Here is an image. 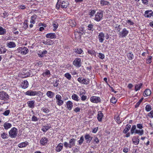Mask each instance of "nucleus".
<instances>
[{"instance_id": "f257e3e1", "label": "nucleus", "mask_w": 153, "mask_h": 153, "mask_svg": "<svg viewBox=\"0 0 153 153\" xmlns=\"http://www.w3.org/2000/svg\"><path fill=\"white\" fill-rule=\"evenodd\" d=\"M18 133L17 129L15 127H13L9 132V136L11 138H15L17 136Z\"/></svg>"}, {"instance_id": "f03ea898", "label": "nucleus", "mask_w": 153, "mask_h": 153, "mask_svg": "<svg viewBox=\"0 0 153 153\" xmlns=\"http://www.w3.org/2000/svg\"><path fill=\"white\" fill-rule=\"evenodd\" d=\"M103 14L102 11L100 10L95 15L94 20L97 22L100 21L102 19Z\"/></svg>"}, {"instance_id": "7ed1b4c3", "label": "nucleus", "mask_w": 153, "mask_h": 153, "mask_svg": "<svg viewBox=\"0 0 153 153\" xmlns=\"http://www.w3.org/2000/svg\"><path fill=\"white\" fill-rule=\"evenodd\" d=\"M41 92L39 91H33L32 90H29L25 93L26 95L30 96H35L38 95Z\"/></svg>"}, {"instance_id": "20e7f679", "label": "nucleus", "mask_w": 153, "mask_h": 153, "mask_svg": "<svg viewBox=\"0 0 153 153\" xmlns=\"http://www.w3.org/2000/svg\"><path fill=\"white\" fill-rule=\"evenodd\" d=\"M77 80L80 83L83 84L88 85L90 82L89 79L84 78L82 77H80L78 78Z\"/></svg>"}, {"instance_id": "39448f33", "label": "nucleus", "mask_w": 153, "mask_h": 153, "mask_svg": "<svg viewBox=\"0 0 153 153\" xmlns=\"http://www.w3.org/2000/svg\"><path fill=\"white\" fill-rule=\"evenodd\" d=\"M17 51L19 53H21L24 55L26 54L28 52V49L25 47H20L18 48Z\"/></svg>"}, {"instance_id": "423d86ee", "label": "nucleus", "mask_w": 153, "mask_h": 153, "mask_svg": "<svg viewBox=\"0 0 153 153\" xmlns=\"http://www.w3.org/2000/svg\"><path fill=\"white\" fill-rule=\"evenodd\" d=\"M73 63L75 66L78 68L80 67L82 65L81 59L78 58H76Z\"/></svg>"}, {"instance_id": "0eeeda50", "label": "nucleus", "mask_w": 153, "mask_h": 153, "mask_svg": "<svg viewBox=\"0 0 153 153\" xmlns=\"http://www.w3.org/2000/svg\"><path fill=\"white\" fill-rule=\"evenodd\" d=\"M128 33V31L126 28H123L122 31L119 32V35L120 37L124 38L126 37Z\"/></svg>"}, {"instance_id": "6e6552de", "label": "nucleus", "mask_w": 153, "mask_h": 153, "mask_svg": "<svg viewBox=\"0 0 153 153\" xmlns=\"http://www.w3.org/2000/svg\"><path fill=\"white\" fill-rule=\"evenodd\" d=\"M90 100L93 103H97L98 102H100L101 100L100 98L99 97L93 96L90 97Z\"/></svg>"}, {"instance_id": "1a4fd4ad", "label": "nucleus", "mask_w": 153, "mask_h": 153, "mask_svg": "<svg viewBox=\"0 0 153 153\" xmlns=\"http://www.w3.org/2000/svg\"><path fill=\"white\" fill-rule=\"evenodd\" d=\"M56 103L58 105L61 106L63 104L64 102L61 100L62 97L59 94H57L56 96Z\"/></svg>"}, {"instance_id": "9d476101", "label": "nucleus", "mask_w": 153, "mask_h": 153, "mask_svg": "<svg viewBox=\"0 0 153 153\" xmlns=\"http://www.w3.org/2000/svg\"><path fill=\"white\" fill-rule=\"evenodd\" d=\"M8 95L3 91L0 92V99L1 100H5L8 98Z\"/></svg>"}, {"instance_id": "9b49d317", "label": "nucleus", "mask_w": 153, "mask_h": 153, "mask_svg": "<svg viewBox=\"0 0 153 153\" xmlns=\"http://www.w3.org/2000/svg\"><path fill=\"white\" fill-rule=\"evenodd\" d=\"M105 37V34L102 32H100L99 33L98 35V39L100 42L102 43L103 42Z\"/></svg>"}, {"instance_id": "f8f14e48", "label": "nucleus", "mask_w": 153, "mask_h": 153, "mask_svg": "<svg viewBox=\"0 0 153 153\" xmlns=\"http://www.w3.org/2000/svg\"><path fill=\"white\" fill-rule=\"evenodd\" d=\"M144 16L145 17L147 18L153 16V12L152 10H147L145 12Z\"/></svg>"}, {"instance_id": "ddd939ff", "label": "nucleus", "mask_w": 153, "mask_h": 153, "mask_svg": "<svg viewBox=\"0 0 153 153\" xmlns=\"http://www.w3.org/2000/svg\"><path fill=\"white\" fill-rule=\"evenodd\" d=\"M69 5V3L67 1H63L61 3V7L62 8H66Z\"/></svg>"}, {"instance_id": "4468645a", "label": "nucleus", "mask_w": 153, "mask_h": 153, "mask_svg": "<svg viewBox=\"0 0 153 153\" xmlns=\"http://www.w3.org/2000/svg\"><path fill=\"white\" fill-rule=\"evenodd\" d=\"M46 37L47 38L51 39H54L56 38V35L54 33H48L46 35Z\"/></svg>"}, {"instance_id": "2eb2a0df", "label": "nucleus", "mask_w": 153, "mask_h": 153, "mask_svg": "<svg viewBox=\"0 0 153 153\" xmlns=\"http://www.w3.org/2000/svg\"><path fill=\"white\" fill-rule=\"evenodd\" d=\"M28 106L29 108H33L35 107V101L34 100H30L27 102Z\"/></svg>"}, {"instance_id": "dca6fc26", "label": "nucleus", "mask_w": 153, "mask_h": 153, "mask_svg": "<svg viewBox=\"0 0 153 153\" xmlns=\"http://www.w3.org/2000/svg\"><path fill=\"white\" fill-rule=\"evenodd\" d=\"M92 137L89 134H86L85 136V138L86 140V142L87 143H90L92 139Z\"/></svg>"}, {"instance_id": "f3484780", "label": "nucleus", "mask_w": 153, "mask_h": 153, "mask_svg": "<svg viewBox=\"0 0 153 153\" xmlns=\"http://www.w3.org/2000/svg\"><path fill=\"white\" fill-rule=\"evenodd\" d=\"M103 116V114L102 112L100 111H98L97 114V119L99 122H101L102 121V118Z\"/></svg>"}, {"instance_id": "a211bd4d", "label": "nucleus", "mask_w": 153, "mask_h": 153, "mask_svg": "<svg viewBox=\"0 0 153 153\" xmlns=\"http://www.w3.org/2000/svg\"><path fill=\"white\" fill-rule=\"evenodd\" d=\"M76 141V140L74 138L71 139L69 140V144L70 148H71L72 147L75 145Z\"/></svg>"}, {"instance_id": "6ab92c4d", "label": "nucleus", "mask_w": 153, "mask_h": 153, "mask_svg": "<svg viewBox=\"0 0 153 153\" xmlns=\"http://www.w3.org/2000/svg\"><path fill=\"white\" fill-rule=\"evenodd\" d=\"M3 126L4 128V129L6 130H7L11 127L12 124L10 123L5 122L4 123Z\"/></svg>"}, {"instance_id": "aec40b11", "label": "nucleus", "mask_w": 153, "mask_h": 153, "mask_svg": "<svg viewBox=\"0 0 153 153\" xmlns=\"http://www.w3.org/2000/svg\"><path fill=\"white\" fill-rule=\"evenodd\" d=\"M67 107L69 111L71 110L73 106V103L70 101H68L66 103Z\"/></svg>"}, {"instance_id": "412c9836", "label": "nucleus", "mask_w": 153, "mask_h": 153, "mask_svg": "<svg viewBox=\"0 0 153 153\" xmlns=\"http://www.w3.org/2000/svg\"><path fill=\"white\" fill-rule=\"evenodd\" d=\"M151 91L149 89H146L144 92L143 95L145 97H147L149 96L151 94Z\"/></svg>"}, {"instance_id": "4be33fe9", "label": "nucleus", "mask_w": 153, "mask_h": 153, "mask_svg": "<svg viewBox=\"0 0 153 153\" xmlns=\"http://www.w3.org/2000/svg\"><path fill=\"white\" fill-rule=\"evenodd\" d=\"M7 46L9 48H14L16 46V44L13 42H10L7 43Z\"/></svg>"}, {"instance_id": "5701e85b", "label": "nucleus", "mask_w": 153, "mask_h": 153, "mask_svg": "<svg viewBox=\"0 0 153 153\" xmlns=\"http://www.w3.org/2000/svg\"><path fill=\"white\" fill-rule=\"evenodd\" d=\"M48 140V139L45 137H43L42 138L40 141L41 144L42 145H45V144L47 143Z\"/></svg>"}, {"instance_id": "b1692460", "label": "nucleus", "mask_w": 153, "mask_h": 153, "mask_svg": "<svg viewBox=\"0 0 153 153\" xmlns=\"http://www.w3.org/2000/svg\"><path fill=\"white\" fill-rule=\"evenodd\" d=\"M142 83H140L138 84H136L135 85V90L137 91L140 89L142 87Z\"/></svg>"}, {"instance_id": "393cba45", "label": "nucleus", "mask_w": 153, "mask_h": 153, "mask_svg": "<svg viewBox=\"0 0 153 153\" xmlns=\"http://www.w3.org/2000/svg\"><path fill=\"white\" fill-rule=\"evenodd\" d=\"M50 128V125L49 124H47L46 125L43 126V128H42V130L43 131L45 132Z\"/></svg>"}, {"instance_id": "a878e982", "label": "nucleus", "mask_w": 153, "mask_h": 153, "mask_svg": "<svg viewBox=\"0 0 153 153\" xmlns=\"http://www.w3.org/2000/svg\"><path fill=\"white\" fill-rule=\"evenodd\" d=\"M46 95L49 98H53L54 95V93L51 91H48L46 94Z\"/></svg>"}, {"instance_id": "bb28decb", "label": "nucleus", "mask_w": 153, "mask_h": 153, "mask_svg": "<svg viewBox=\"0 0 153 153\" xmlns=\"http://www.w3.org/2000/svg\"><path fill=\"white\" fill-rule=\"evenodd\" d=\"M28 83L27 80H25L21 84V86L22 88L25 89L28 87Z\"/></svg>"}, {"instance_id": "cd10ccee", "label": "nucleus", "mask_w": 153, "mask_h": 153, "mask_svg": "<svg viewBox=\"0 0 153 153\" xmlns=\"http://www.w3.org/2000/svg\"><path fill=\"white\" fill-rule=\"evenodd\" d=\"M28 145V143L27 142H22L18 145V147L20 148H22L26 147L27 145Z\"/></svg>"}, {"instance_id": "c85d7f7f", "label": "nucleus", "mask_w": 153, "mask_h": 153, "mask_svg": "<svg viewBox=\"0 0 153 153\" xmlns=\"http://www.w3.org/2000/svg\"><path fill=\"white\" fill-rule=\"evenodd\" d=\"M63 148V144L62 143H59L56 146V151L57 152H60Z\"/></svg>"}, {"instance_id": "c756f323", "label": "nucleus", "mask_w": 153, "mask_h": 153, "mask_svg": "<svg viewBox=\"0 0 153 153\" xmlns=\"http://www.w3.org/2000/svg\"><path fill=\"white\" fill-rule=\"evenodd\" d=\"M132 141L134 144L135 145H137L139 143V139L136 138L135 137H134L132 139Z\"/></svg>"}, {"instance_id": "7c9ffc66", "label": "nucleus", "mask_w": 153, "mask_h": 153, "mask_svg": "<svg viewBox=\"0 0 153 153\" xmlns=\"http://www.w3.org/2000/svg\"><path fill=\"white\" fill-rule=\"evenodd\" d=\"M127 56L128 59L130 60L133 59L134 57V55L131 52L127 53Z\"/></svg>"}, {"instance_id": "2f4dec72", "label": "nucleus", "mask_w": 153, "mask_h": 153, "mask_svg": "<svg viewBox=\"0 0 153 153\" xmlns=\"http://www.w3.org/2000/svg\"><path fill=\"white\" fill-rule=\"evenodd\" d=\"M131 126L128 124H127L125 128L124 129L123 131V132L124 134H126L130 129Z\"/></svg>"}, {"instance_id": "473e14b6", "label": "nucleus", "mask_w": 153, "mask_h": 153, "mask_svg": "<svg viewBox=\"0 0 153 153\" xmlns=\"http://www.w3.org/2000/svg\"><path fill=\"white\" fill-rule=\"evenodd\" d=\"M144 131L143 130H138L136 129L135 131V134H138L140 135H142L143 134Z\"/></svg>"}, {"instance_id": "72a5a7b5", "label": "nucleus", "mask_w": 153, "mask_h": 153, "mask_svg": "<svg viewBox=\"0 0 153 153\" xmlns=\"http://www.w3.org/2000/svg\"><path fill=\"white\" fill-rule=\"evenodd\" d=\"M69 23L71 26L72 27H74L76 25V23L74 20H70L69 21Z\"/></svg>"}, {"instance_id": "f704fd0d", "label": "nucleus", "mask_w": 153, "mask_h": 153, "mask_svg": "<svg viewBox=\"0 0 153 153\" xmlns=\"http://www.w3.org/2000/svg\"><path fill=\"white\" fill-rule=\"evenodd\" d=\"M64 76L68 80H70L72 77L71 75L68 72L64 74Z\"/></svg>"}, {"instance_id": "c9c22d12", "label": "nucleus", "mask_w": 153, "mask_h": 153, "mask_svg": "<svg viewBox=\"0 0 153 153\" xmlns=\"http://www.w3.org/2000/svg\"><path fill=\"white\" fill-rule=\"evenodd\" d=\"M71 97L72 99L75 101H78L79 100L78 99L79 97L77 95L75 94H73L72 96Z\"/></svg>"}, {"instance_id": "e433bc0d", "label": "nucleus", "mask_w": 153, "mask_h": 153, "mask_svg": "<svg viewBox=\"0 0 153 153\" xmlns=\"http://www.w3.org/2000/svg\"><path fill=\"white\" fill-rule=\"evenodd\" d=\"M109 4V3L108 2L106 1L101 0L100 1V4L103 6L108 5Z\"/></svg>"}, {"instance_id": "4c0bfd02", "label": "nucleus", "mask_w": 153, "mask_h": 153, "mask_svg": "<svg viewBox=\"0 0 153 153\" xmlns=\"http://www.w3.org/2000/svg\"><path fill=\"white\" fill-rule=\"evenodd\" d=\"M8 136L7 134L5 133H3L1 134V137L3 139H7L8 138Z\"/></svg>"}, {"instance_id": "58836bf2", "label": "nucleus", "mask_w": 153, "mask_h": 153, "mask_svg": "<svg viewBox=\"0 0 153 153\" xmlns=\"http://www.w3.org/2000/svg\"><path fill=\"white\" fill-rule=\"evenodd\" d=\"M6 30L0 26V35H3L6 33Z\"/></svg>"}, {"instance_id": "ea45409f", "label": "nucleus", "mask_w": 153, "mask_h": 153, "mask_svg": "<svg viewBox=\"0 0 153 153\" xmlns=\"http://www.w3.org/2000/svg\"><path fill=\"white\" fill-rule=\"evenodd\" d=\"M74 52L79 54H81L82 52V50L80 48L76 49L74 50Z\"/></svg>"}, {"instance_id": "a19ab883", "label": "nucleus", "mask_w": 153, "mask_h": 153, "mask_svg": "<svg viewBox=\"0 0 153 153\" xmlns=\"http://www.w3.org/2000/svg\"><path fill=\"white\" fill-rule=\"evenodd\" d=\"M84 140V137L83 136H82L80 138V139L78 141L79 144L81 146L82 143Z\"/></svg>"}, {"instance_id": "79ce46f5", "label": "nucleus", "mask_w": 153, "mask_h": 153, "mask_svg": "<svg viewBox=\"0 0 153 153\" xmlns=\"http://www.w3.org/2000/svg\"><path fill=\"white\" fill-rule=\"evenodd\" d=\"M50 74V71L47 69H46L45 70V72L43 73L42 74V75L43 76L45 77L46 75H48Z\"/></svg>"}, {"instance_id": "37998d69", "label": "nucleus", "mask_w": 153, "mask_h": 153, "mask_svg": "<svg viewBox=\"0 0 153 153\" xmlns=\"http://www.w3.org/2000/svg\"><path fill=\"white\" fill-rule=\"evenodd\" d=\"M136 126L135 125H134L132 126L131 130V134H133L134 133L135 131L136 130Z\"/></svg>"}, {"instance_id": "c03bdc74", "label": "nucleus", "mask_w": 153, "mask_h": 153, "mask_svg": "<svg viewBox=\"0 0 153 153\" xmlns=\"http://www.w3.org/2000/svg\"><path fill=\"white\" fill-rule=\"evenodd\" d=\"M80 96L81 98V100L82 101H84L87 99V96L83 95L82 94L80 93Z\"/></svg>"}, {"instance_id": "a18cd8bd", "label": "nucleus", "mask_w": 153, "mask_h": 153, "mask_svg": "<svg viewBox=\"0 0 153 153\" xmlns=\"http://www.w3.org/2000/svg\"><path fill=\"white\" fill-rule=\"evenodd\" d=\"M152 109L151 106L149 105H147L145 107L146 110L147 111H149Z\"/></svg>"}, {"instance_id": "49530a36", "label": "nucleus", "mask_w": 153, "mask_h": 153, "mask_svg": "<svg viewBox=\"0 0 153 153\" xmlns=\"http://www.w3.org/2000/svg\"><path fill=\"white\" fill-rule=\"evenodd\" d=\"M93 27L94 25H93L91 24H89L88 26V29L91 31H93L94 30Z\"/></svg>"}, {"instance_id": "de8ad7c7", "label": "nucleus", "mask_w": 153, "mask_h": 153, "mask_svg": "<svg viewBox=\"0 0 153 153\" xmlns=\"http://www.w3.org/2000/svg\"><path fill=\"white\" fill-rule=\"evenodd\" d=\"M10 113V110H6L4 112H3L2 114L5 116H7Z\"/></svg>"}, {"instance_id": "09e8293b", "label": "nucleus", "mask_w": 153, "mask_h": 153, "mask_svg": "<svg viewBox=\"0 0 153 153\" xmlns=\"http://www.w3.org/2000/svg\"><path fill=\"white\" fill-rule=\"evenodd\" d=\"M152 57L151 56H149L146 59V63L147 64H150L152 62Z\"/></svg>"}, {"instance_id": "8fccbe9b", "label": "nucleus", "mask_w": 153, "mask_h": 153, "mask_svg": "<svg viewBox=\"0 0 153 153\" xmlns=\"http://www.w3.org/2000/svg\"><path fill=\"white\" fill-rule=\"evenodd\" d=\"M98 56L100 59H103L105 58L104 55L101 53H99V55Z\"/></svg>"}, {"instance_id": "3c124183", "label": "nucleus", "mask_w": 153, "mask_h": 153, "mask_svg": "<svg viewBox=\"0 0 153 153\" xmlns=\"http://www.w3.org/2000/svg\"><path fill=\"white\" fill-rule=\"evenodd\" d=\"M41 110L46 113H48L50 111V110L47 108H42Z\"/></svg>"}, {"instance_id": "603ef678", "label": "nucleus", "mask_w": 153, "mask_h": 153, "mask_svg": "<svg viewBox=\"0 0 153 153\" xmlns=\"http://www.w3.org/2000/svg\"><path fill=\"white\" fill-rule=\"evenodd\" d=\"M88 52L89 54H91L92 55L95 54V51L94 50H90L88 51Z\"/></svg>"}, {"instance_id": "864d4df0", "label": "nucleus", "mask_w": 153, "mask_h": 153, "mask_svg": "<svg viewBox=\"0 0 153 153\" xmlns=\"http://www.w3.org/2000/svg\"><path fill=\"white\" fill-rule=\"evenodd\" d=\"M31 120L33 121H36L38 120V118L35 116V115H33L31 118Z\"/></svg>"}, {"instance_id": "5fc2aeb1", "label": "nucleus", "mask_w": 153, "mask_h": 153, "mask_svg": "<svg viewBox=\"0 0 153 153\" xmlns=\"http://www.w3.org/2000/svg\"><path fill=\"white\" fill-rule=\"evenodd\" d=\"M117 101L114 97H112L111 99V102L113 103H115Z\"/></svg>"}, {"instance_id": "6e6d98bb", "label": "nucleus", "mask_w": 153, "mask_h": 153, "mask_svg": "<svg viewBox=\"0 0 153 153\" xmlns=\"http://www.w3.org/2000/svg\"><path fill=\"white\" fill-rule=\"evenodd\" d=\"M59 80L58 79H56L55 81V82L53 84V86L54 87H57L59 85Z\"/></svg>"}, {"instance_id": "4d7b16f0", "label": "nucleus", "mask_w": 153, "mask_h": 153, "mask_svg": "<svg viewBox=\"0 0 153 153\" xmlns=\"http://www.w3.org/2000/svg\"><path fill=\"white\" fill-rule=\"evenodd\" d=\"M148 116L151 118H153V110L151 111L148 114Z\"/></svg>"}, {"instance_id": "13d9d810", "label": "nucleus", "mask_w": 153, "mask_h": 153, "mask_svg": "<svg viewBox=\"0 0 153 153\" xmlns=\"http://www.w3.org/2000/svg\"><path fill=\"white\" fill-rule=\"evenodd\" d=\"M96 11L94 10H91V11L89 13V15L92 16H93L94 14L95 13Z\"/></svg>"}, {"instance_id": "bf43d9fd", "label": "nucleus", "mask_w": 153, "mask_h": 153, "mask_svg": "<svg viewBox=\"0 0 153 153\" xmlns=\"http://www.w3.org/2000/svg\"><path fill=\"white\" fill-rule=\"evenodd\" d=\"M60 7H61V2H59L58 1L56 6V8L57 9H59Z\"/></svg>"}, {"instance_id": "052dcab7", "label": "nucleus", "mask_w": 153, "mask_h": 153, "mask_svg": "<svg viewBox=\"0 0 153 153\" xmlns=\"http://www.w3.org/2000/svg\"><path fill=\"white\" fill-rule=\"evenodd\" d=\"M52 25L54 27V30H56L58 27V25L57 23L56 24H52Z\"/></svg>"}, {"instance_id": "680f3d73", "label": "nucleus", "mask_w": 153, "mask_h": 153, "mask_svg": "<svg viewBox=\"0 0 153 153\" xmlns=\"http://www.w3.org/2000/svg\"><path fill=\"white\" fill-rule=\"evenodd\" d=\"M64 146H65V147L67 148L68 147L69 148V143H68L67 142H65L64 143Z\"/></svg>"}, {"instance_id": "e2e57ef3", "label": "nucleus", "mask_w": 153, "mask_h": 153, "mask_svg": "<svg viewBox=\"0 0 153 153\" xmlns=\"http://www.w3.org/2000/svg\"><path fill=\"white\" fill-rule=\"evenodd\" d=\"M26 8V7L24 5H22L19 7V9H21L22 10L25 9Z\"/></svg>"}, {"instance_id": "0e129e2a", "label": "nucleus", "mask_w": 153, "mask_h": 153, "mask_svg": "<svg viewBox=\"0 0 153 153\" xmlns=\"http://www.w3.org/2000/svg\"><path fill=\"white\" fill-rule=\"evenodd\" d=\"M74 111L76 113L79 112L80 111V108L79 107H76L74 109Z\"/></svg>"}, {"instance_id": "69168bd1", "label": "nucleus", "mask_w": 153, "mask_h": 153, "mask_svg": "<svg viewBox=\"0 0 153 153\" xmlns=\"http://www.w3.org/2000/svg\"><path fill=\"white\" fill-rule=\"evenodd\" d=\"M126 22L129 24L130 25H132L134 24V23L130 20H127Z\"/></svg>"}, {"instance_id": "338daca9", "label": "nucleus", "mask_w": 153, "mask_h": 153, "mask_svg": "<svg viewBox=\"0 0 153 153\" xmlns=\"http://www.w3.org/2000/svg\"><path fill=\"white\" fill-rule=\"evenodd\" d=\"M141 102L139 100L137 102L135 105V108H137L140 105V104Z\"/></svg>"}, {"instance_id": "774afa93", "label": "nucleus", "mask_w": 153, "mask_h": 153, "mask_svg": "<svg viewBox=\"0 0 153 153\" xmlns=\"http://www.w3.org/2000/svg\"><path fill=\"white\" fill-rule=\"evenodd\" d=\"M37 65L38 66H41L43 65V63L42 61H39L36 63Z\"/></svg>"}]
</instances>
